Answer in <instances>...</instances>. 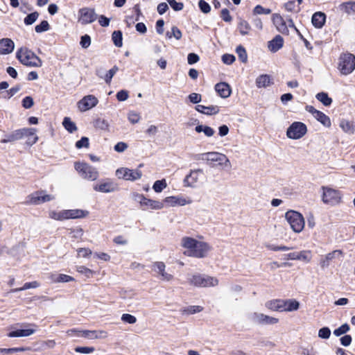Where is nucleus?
Segmentation results:
<instances>
[{"label": "nucleus", "mask_w": 355, "mask_h": 355, "mask_svg": "<svg viewBox=\"0 0 355 355\" xmlns=\"http://www.w3.org/2000/svg\"><path fill=\"white\" fill-rule=\"evenodd\" d=\"M180 245L185 250V255L200 259L207 257L211 249L208 243L190 236L182 237Z\"/></svg>", "instance_id": "1"}, {"label": "nucleus", "mask_w": 355, "mask_h": 355, "mask_svg": "<svg viewBox=\"0 0 355 355\" xmlns=\"http://www.w3.org/2000/svg\"><path fill=\"white\" fill-rule=\"evenodd\" d=\"M200 159L208 165L226 168L231 167V162L226 155L217 151L203 153L200 155Z\"/></svg>", "instance_id": "2"}, {"label": "nucleus", "mask_w": 355, "mask_h": 355, "mask_svg": "<svg viewBox=\"0 0 355 355\" xmlns=\"http://www.w3.org/2000/svg\"><path fill=\"white\" fill-rule=\"evenodd\" d=\"M89 214V212L87 210L80 209L51 210L49 212V218L56 220L84 218L87 217Z\"/></svg>", "instance_id": "3"}, {"label": "nucleus", "mask_w": 355, "mask_h": 355, "mask_svg": "<svg viewBox=\"0 0 355 355\" xmlns=\"http://www.w3.org/2000/svg\"><path fill=\"white\" fill-rule=\"evenodd\" d=\"M187 282L190 285L198 288L216 287L219 284L217 277L198 273L189 275Z\"/></svg>", "instance_id": "4"}, {"label": "nucleus", "mask_w": 355, "mask_h": 355, "mask_svg": "<svg viewBox=\"0 0 355 355\" xmlns=\"http://www.w3.org/2000/svg\"><path fill=\"white\" fill-rule=\"evenodd\" d=\"M207 182V175L202 168L191 170L183 180L184 186L193 189L203 186Z\"/></svg>", "instance_id": "5"}, {"label": "nucleus", "mask_w": 355, "mask_h": 355, "mask_svg": "<svg viewBox=\"0 0 355 355\" xmlns=\"http://www.w3.org/2000/svg\"><path fill=\"white\" fill-rule=\"evenodd\" d=\"M16 56L24 65L31 67H40L42 65L41 59L33 51L26 47L20 48Z\"/></svg>", "instance_id": "6"}, {"label": "nucleus", "mask_w": 355, "mask_h": 355, "mask_svg": "<svg viewBox=\"0 0 355 355\" xmlns=\"http://www.w3.org/2000/svg\"><path fill=\"white\" fill-rule=\"evenodd\" d=\"M337 69L343 76L351 74L355 69V55L346 53L340 55Z\"/></svg>", "instance_id": "7"}, {"label": "nucleus", "mask_w": 355, "mask_h": 355, "mask_svg": "<svg viewBox=\"0 0 355 355\" xmlns=\"http://www.w3.org/2000/svg\"><path fill=\"white\" fill-rule=\"evenodd\" d=\"M74 168L78 175L84 180L94 181L99 177L98 170L85 162H75Z\"/></svg>", "instance_id": "8"}, {"label": "nucleus", "mask_w": 355, "mask_h": 355, "mask_svg": "<svg viewBox=\"0 0 355 355\" xmlns=\"http://www.w3.org/2000/svg\"><path fill=\"white\" fill-rule=\"evenodd\" d=\"M285 218L288 223L290 225L291 228L295 233H300L305 225V221L303 216L293 210H289L285 214Z\"/></svg>", "instance_id": "9"}, {"label": "nucleus", "mask_w": 355, "mask_h": 355, "mask_svg": "<svg viewBox=\"0 0 355 355\" xmlns=\"http://www.w3.org/2000/svg\"><path fill=\"white\" fill-rule=\"evenodd\" d=\"M163 209H168L176 207H183L192 203L190 197L180 194L165 197L162 200Z\"/></svg>", "instance_id": "10"}, {"label": "nucleus", "mask_w": 355, "mask_h": 355, "mask_svg": "<svg viewBox=\"0 0 355 355\" xmlns=\"http://www.w3.org/2000/svg\"><path fill=\"white\" fill-rule=\"evenodd\" d=\"M322 190V200L324 204L334 206L341 202L342 193L340 191L325 187H323Z\"/></svg>", "instance_id": "11"}, {"label": "nucleus", "mask_w": 355, "mask_h": 355, "mask_svg": "<svg viewBox=\"0 0 355 355\" xmlns=\"http://www.w3.org/2000/svg\"><path fill=\"white\" fill-rule=\"evenodd\" d=\"M115 175L119 179L127 181H135L141 178L142 172L139 168L130 169L126 167H121L116 169Z\"/></svg>", "instance_id": "12"}, {"label": "nucleus", "mask_w": 355, "mask_h": 355, "mask_svg": "<svg viewBox=\"0 0 355 355\" xmlns=\"http://www.w3.org/2000/svg\"><path fill=\"white\" fill-rule=\"evenodd\" d=\"M307 132L306 125L299 121L293 122L287 129L286 136L291 139H299Z\"/></svg>", "instance_id": "13"}, {"label": "nucleus", "mask_w": 355, "mask_h": 355, "mask_svg": "<svg viewBox=\"0 0 355 355\" xmlns=\"http://www.w3.org/2000/svg\"><path fill=\"white\" fill-rule=\"evenodd\" d=\"M305 110L310 113L313 117L324 127L329 128L331 126L330 117L324 112L315 109L313 106L310 105L305 106Z\"/></svg>", "instance_id": "14"}, {"label": "nucleus", "mask_w": 355, "mask_h": 355, "mask_svg": "<svg viewBox=\"0 0 355 355\" xmlns=\"http://www.w3.org/2000/svg\"><path fill=\"white\" fill-rule=\"evenodd\" d=\"M272 20L277 31L283 34L288 33V28H293L297 31L292 19L285 21L279 14H274L272 17Z\"/></svg>", "instance_id": "15"}, {"label": "nucleus", "mask_w": 355, "mask_h": 355, "mask_svg": "<svg viewBox=\"0 0 355 355\" xmlns=\"http://www.w3.org/2000/svg\"><path fill=\"white\" fill-rule=\"evenodd\" d=\"M54 198L53 195L48 194L45 191H39L27 197V203L37 205L51 201Z\"/></svg>", "instance_id": "16"}, {"label": "nucleus", "mask_w": 355, "mask_h": 355, "mask_svg": "<svg viewBox=\"0 0 355 355\" xmlns=\"http://www.w3.org/2000/svg\"><path fill=\"white\" fill-rule=\"evenodd\" d=\"M97 18V15L94 8L85 7L78 10V21L83 25L94 22Z\"/></svg>", "instance_id": "17"}, {"label": "nucleus", "mask_w": 355, "mask_h": 355, "mask_svg": "<svg viewBox=\"0 0 355 355\" xmlns=\"http://www.w3.org/2000/svg\"><path fill=\"white\" fill-rule=\"evenodd\" d=\"M21 329H13L10 331L8 336L15 337H28L34 334L37 331V326L34 324H24Z\"/></svg>", "instance_id": "18"}, {"label": "nucleus", "mask_w": 355, "mask_h": 355, "mask_svg": "<svg viewBox=\"0 0 355 355\" xmlns=\"http://www.w3.org/2000/svg\"><path fill=\"white\" fill-rule=\"evenodd\" d=\"M249 317L252 322L258 324H275L279 322L278 318L259 312H253Z\"/></svg>", "instance_id": "19"}, {"label": "nucleus", "mask_w": 355, "mask_h": 355, "mask_svg": "<svg viewBox=\"0 0 355 355\" xmlns=\"http://www.w3.org/2000/svg\"><path fill=\"white\" fill-rule=\"evenodd\" d=\"M98 103V98L92 94L85 96L77 103L79 111L84 112L96 107Z\"/></svg>", "instance_id": "20"}, {"label": "nucleus", "mask_w": 355, "mask_h": 355, "mask_svg": "<svg viewBox=\"0 0 355 355\" xmlns=\"http://www.w3.org/2000/svg\"><path fill=\"white\" fill-rule=\"evenodd\" d=\"M93 189L100 193H112L117 190V184L111 180H102L93 185Z\"/></svg>", "instance_id": "21"}, {"label": "nucleus", "mask_w": 355, "mask_h": 355, "mask_svg": "<svg viewBox=\"0 0 355 355\" xmlns=\"http://www.w3.org/2000/svg\"><path fill=\"white\" fill-rule=\"evenodd\" d=\"M152 270L162 281L170 282L173 279V275L166 272V265L162 261H156L153 263Z\"/></svg>", "instance_id": "22"}, {"label": "nucleus", "mask_w": 355, "mask_h": 355, "mask_svg": "<svg viewBox=\"0 0 355 355\" xmlns=\"http://www.w3.org/2000/svg\"><path fill=\"white\" fill-rule=\"evenodd\" d=\"M80 337H84L87 339H105L108 336L107 331L104 330H83L80 331Z\"/></svg>", "instance_id": "23"}, {"label": "nucleus", "mask_w": 355, "mask_h": 355, "mask_svg": "<svg viewBox=\"0 0 355 355\" xmlns=\"http://www.w3.org/2000/svg\"><path fill=\"white\" fill-rule=\"evenodd\" d=\"M26 134L33 136L34 131L32 130H24V128L17 130L9 135L7 139H3L2 142L6 143L21 139L25 137Z\"/></svg>", "instance_id": "24"}, {"label": "nucleus", "mask_w": 355, "mask_h": 355, "mask_svg": "<svg viewBox=\"0 0 355 355\" xmlns=\"http://www.w3.org/2000/svg\"><path fill=\"white\" fill-rule=\"evenodd\" d=\"M339 127L342 131L347 135L355 133V122L353 119L342 118L339 121Z\"/></svg>", "instance_id": "25"}, {"label": "nucleus", "mask_w": 355, "mask_h": 355, "mask_svg": "<svg viewBox=\"0 0 355 355\" xmlns=\"http://www.w3.org/2000/svg\"><path fill=\"white\" fill-rule=\"evenodd\" d=\"M217 94L222 98H228L232 94V88L230 85L225 82L217 83L214 87Z\"/></svg>", "instance_id": "26"}, {"label": "nucleus", "mask_w": 355, "mask_h": 355, "mask_svg": "<svg viewBox=\"0 0 355 355\" xmlns=\"http://www.w3.org/2000/svg\"><path fill=\"white\" fill-rule=\"evenodd\" d=\"M342 252L340 250H334L329 252L322 257L320 261L321 268H325L329 266L331 262L335 259H338L341 257Z\"/></svg>", "instance_id": "27"}, {"label": "nucleus", "mask_w": 355, "mask_h": 355, "mask_svg": "<svg viewBox=\"0 0 355 355\" xmlns=\"http://www.w3.org/2000/svg\"><path fill=\"white\" fill-rule=\"evenodd\" d=\"M15 49V43L10 38L0 39V55L11 53Z\"/></svg>", "instance_id": "28"}, {"label": "nucleus", "mask_w": 355, "mask_h": 355, "mask_svg": "<svg viewBox=\"0 0 355 355\" xmlns=\"http://www.w3.org/2000/svg\"><path fill=\"white\" fill-rule=\"evenodd\" d=\"M284 39L280 35H276L272 40L268 42V49L272 53H276L284 46Z\"/></svg>", "instance_id": "29"}, {"label": "nucleus", "mask_w": 355, "mask_h": 355, "mask_svg": "<svg viewBox=\"0 0 355 355\" xmlns=\"http://www.w3.org/2000/svg\"><path fill=\"white\" fill-rule=\"evenodd\" d=\"M272 84L271 76L268 74H261L255 80V85L257 88H266Z\"/></svg>", "instance_id": "30"}, {"label": "nucleus", "mask_w": 355, "mask_h": 355, "mask_svg": "<svg viewBox=\"0 0 355 355\" xmlns=\"http://www.w3.org/2000/svg\"><path fill=\"white\" fill-rule=\"evenodd\" d=\"M282 312L296 311L300 308V302L295 299L283 300Z\"/></svg>", "instance_id": "31"}, {"label": "nucleus", "mask_w": 355, "mask_h": 355, "mask_svg": "<svg viewBox=\"0 0 355 355\" xmlns=\"http://www.w3.org/2000/svg\"><path fill=\"white\" fill-rule=\"evenodd\" d=\"M143 209L161 210L163 209L162 200L147 198L144 203Z\"/></svg>", "instance_id": "32"}, {"label": "nucleus", "mask_w": 355, "mask_h": 355, "mask_svg": "<svg viewBox=\"0 0 355 355\" xmlns=\"http://www.w3.org/2000/svg\"><path fill=\"white\" fill-rule=\"evenodd\" d=\"M297 261L304 263H309L313 259V253L309 250L297 251Z\"/></svg>", "instance_id": "33"}, {"label": "nucleus", "mask_w": 355, "mask_h": 355, "mask_svg": "<svg viewBox=\"0 0 355 355\" xmlns=\"http://www.w3.org/2000/svg\"><path fill=\"white\" fill-rule=\"evenodd\" d=\"M196 110L202 114L207 115L216 114L219 112V107L217 105L205 106L202 105H198Z\"/></svg>", "instance_id": "34"}, {"label": "nucleus", "mask_w": 355, "mask_h": 355, "mask_svg": "<svg viewBox=\"0 0 355 355\" xmlns=\"http://www.w3.org/2000/svg\"><path fill=\"white\" fill-rule=\"evenodd\" d=\"M326 16L323 12H318L313 15L311 21L316 28H321L325 22Z\"/></svg>", "instance_id": "35"}, {"label": "nucleus", "mask_w": 355, "mask_h": 355, "mask_svg": "<svg viewBox=\"0 0 355 355\" xmlns=\"http://www.w3.org/2000/svg\"><path fill=\"white\" fill-rule=\"evenodd\" d=\"M195 131L197 133H201V132L203 133L205 135V136L207 137H211L215 134V130L214 128H212L211 127L208 126L207 125L200 124V123H198L195 127Z\"/></svg>", "instance_id": "36"}, {"label": "nucleus", "mask_w": 355, "mask_h": 355, "mask_svg": "<svg viewBox=\"0 0 355 355\" xmlns=\"http://www.w3.org/2000/svg\"><path fill=\"white\" fill-rule=\"evenodd\" d=\"M51 282L53 283H65L74 281V278L65 274H52L51 275Z\"/></svg>", "instance_id": "37"}, {"label": "nucleus", "mask_w": 355, "mask_h": 355, "mask_svg": "<svg viewBox=\"0 0 355 355\" xmlns=\"http://www.w3.org/2000/svg\"><path fill=\"white\" fill-rule=\"evenodd\" d=\"M282 300H272L267 302L265 304L266 307L273 311H281L282 312Z\"/></svg>", "instance_id": "38"}, {"label": "nucleus", "mask_w": 355, "mask_h": 355, "mask_svg": "<svg viewBox=\"0 0 355 355\" xmlns=\"http://www.w3.org/2000/svg\"><path fill=\"white\" fill-rule=\"evenodd\" d=\"M315 98L326 107L330 106L333 102L332 98L329 96L328 94L324 92L318 93L315 95Z\"/></svg>", "instance_id": "39"}, {"label": "nucleus", "mask_w": 355, "mask_h": 355, "mask_svg": "<svg viewBox=\"0 0 355 355\" xmlns=\"http://www.w3.org/2000/svg\"><path fill=\"white\" fill-rule=\"evenodd\" d=\"M238 29L241 35H247L251 30V26L247 21L240 19L238 23Z\"/></svg>", "instance_id": "40"}, {"label": "nucleus", "mask_w": 355, "mask_h": 355, "mask_svg": "<svg viewBox=\"0 0 355 355\" xmlns=\"http://www.w3.org/2000/svg\"><path fill=\"white\" fill-rule=\"evenodd\" d=\"M119 71V68L116 66H114L112 69H110L109 71H107V73L102 76L99 73V72H97V75L103 79L105 82L107 84H110L111 83V80L113 78V76L116 74V73Z\"/></svg>", "instance_id": "41"}, {"label": "nucleus", "mask_w": 355, "mask_h": 355, "mask_svg": "<svg viewBox=\"0 0 355 355\" xmlns=\"http://www.w3.org/2000/svg\"><path fill=\"white\" fill-rule=\"evenodd\" d=\"M76 271L83 275L85 277L89 279L94 276L96 272L85 266H77L76 267Z\"/></svg>", "instance_id": "42"}, {"label": "nucleus", "mask_w": 355, "mask_h": 355, "mask_svg": "<svg viewBox=\"0 0 355 355\" xmlns=\"http://www.w3.org/2000/svg\"><path fill=\"white\" fill-rule=\"evenodd\" d=\"M341 9L349 15H355V2L348 1L343 3Z\"/></svg>", "instance_id": "43"}, {"label": "nucleus", "mask_w": 355, "mask_h": 355, "mask_svg": "<svg viewBox=\"0 0 355 355\" xmlns=\"http://www.w3.org/2000/svg\"><path fill=\"white\" fill-rule=\"evenodd\" d=\"M168 184L165 179L156 180L153 185V189L155 193H159L167 187Z\"/></svg>", "instance_id": "44"}, {"label": "nucleus", "mask_w": 355, "mask_h": 355, "mask_svg": "<svg viewBox=\"0 0 355 355\" xmlns=\"http://www.w3.org/2000/svg\"><path fill=\"white\" fill-rule=\"evenodd\" d=\"M182 33L177 26H173L171 30L166 33V37L169 40L175 37L177 40H179L182 38Z\"/></svg>", "instance_id": "45"}, {"label": "nucleus", "mask_w": 355, "mask_h": 355, "mask_svg": "<svg viewBox=\"0 0 355 355\" xmlns=\"http://www.w3.org/2000/svg\"><path fill=\"white\" fill-rule=\"evenodd\" d=\"M64 128L70 133L75 132L77 127L74 122H73L69 117H64L62 121Z\"/></svg>", "instance_id": "46"}, {"label": "nucleus", "mask_w": 355, "mask_h": 355, "mask_svg": "<svg viewBox=\"0 0 355 355\" xmlns=\"http://www.w3.org/2000/svg\"><path fill=\"white\" fill-rule=\"evenodd\" d=\"M203 308L198 305L189 306L182 310V313L187 315H192L201 312Z\"/></svg>", "instance_id": "47"}, {"label": "nucleus", "mask_w": 355, "mask_h": 355, "mask_svg": "<svg viewBox=\"0 0 355 355\" xmlns=\"http://www.w3.org/2000/svg\"><path fill=\"white\" fill-rule=\"evenodd\" d=\"M24 130H32L34 131V135L33 136L26 134L24 138H26V144L28 145L32 146L35 144L38 141V137L36 134L37 130L35 128H24Z\"/></svg>", "instance_id": "48"}, {"label": "nucleus", "mask_w": 355, "mask_h": 355, "mask_svg": "<svg viewBox=\"0 0 355 355\" xmlns=\"http://www.w3.org/2000/svg\"><path fill=\"white\" fill-rule=\"evenodd\" d=\"M128 120L132 124H136L141 120V115L135 111H130L128 113Z\"/></svg>", "instance_id": "49"}, {"label": "nucleus", "mask_w": 355, "mask_h": 355, "mask_svg": "<svg viewBox=\"0 0 355 355\" xmlns=\"http://www.w3.org/2000/svg\"><path fill=\"white\" fill-rule=\"evenodd\" d=\"M236 52L239 56V60L243 63H245L248 61V55L243 46L241 45L237 46L236 49Z\"/></svg>", "instance_id": "50"}, {"label": "nucleus", "mask_w": 355, "mask_h": 355, "mask_svg": "<svg viewBox=\"0 0 355 355\" xmlns=\"http://www.w3.org/2000/svg\"><path fill=\"white\" fill-rule=\"evenodd\" d=\"M77 257L88 259L92 254V251L89 248H80L76 250Z\"/></svg>", "instance_id": "51"}, {"label": "nucleus", "mask_w": 355, "mask_h": 355, "mask_svg": "<svg viewBox=\"0 0 355 355\" xmlns=\"http://www.w3.org/2000/svg\"><path fill=\"white\" fill-rule=\"evenodd\" d=\"M112 39L116 46H122V34L121 31H114L112 35Z\"/></svg>", "instance_id": "52"}, {"label": "nucleus", "mask_w": 355, "mask_h": 355, "mask_svg": "<svg viewBox=\"0 0 355 355\" xmlns=\"http://www.w3.org/2000/svg\"><path fill=\"white\" fill-rule=\"evenodd\" d=\"M40 286V284L37 281H34L32 282H27V283H25L21 288H16L15 290H14V291L16 292V291H21L30 289V288H38Z\"/></svg>", "instance_id": "53"}, {"label": "nucleus", "mask_w": 355, "mask_h": 355, "mask_svg": "<svg viewBox=\"0 0 355 355\" xmlns=\"http://www.w3.org/2000/svg\"><path fill=\"white\" fill-rule=\"evenodd\" d=\"M96 126L103 130H108L110 123L107 120L104 119H98L96 121Z\"/></svg>", "instance_id": "54"}, {"label": "nucleus", "mask_w": 355, "mask_h": 355, "mask_svg": "<svg viewBox=\"0 0 355 355\" xmlns=\"http://www.w3.org/2000/svg\"><path fill=\"white\" fill-rule=\"evenodd\" d=\"M39 13L37 12H32L28 15L24 19V23L26 25L33 24L38 18Z\"/></svg>", "instance_id": "55"}, {"label": "nucleus", "mask_w": 355, "mask_h": 355, "mask_svg": "<svg viewBox=\"0 0 355 355\" xmlns=\"http://www.w3.org/2000/svg\"><path fill=\"white\" fill-rule=\"evenodd\" d=\"M121 319L123 322L127 323V324H132L136 323V322H137L136 317L131 314H128V313H123L121 315Z\"/></svg>", "instance_id": "56"}, {"label": "nucleus", "mask_w": 355, "mask_h": 355, "mask_svg": "<svg viewBox=\"0 0 355 355\" xmlns=\"http://www.w3.org/2000/svg\"><path fill=\"white\" fill-rule=\"evenodd\" d=\"M349 330V326L347 324H344L341 325L340 327L336 329L334 331V334L336 336H340L345 333H347Z\"/></svg>", "instance_id": "57"}, {"label": "nucleus", "mask_w": 355, "mask_h": 355, "mask_svg": "<svg viewBox=\"0 0 355 355\" xmlns=\"http://www.w3.org/2000/svg\"><path fill=\"white\" fill-rule=\"evenodd\" d=\"M37 33H42L49 29V24L47 21H42L40 24L37 25L35 28Z\"/></svg>", "instance_id": "58"}, {"label": "nucleus", "mask_w": 355, "mask_h": 355, "mask_svg": "<svg viewBox=\"0 0 355 355\" xmlns=\"http://www.w3.org/2000/svg\"><path fill=\"white\" fill-rule=\"evenodd\" d=\"M331 330L329 327H322L318 331V337L322 339H327L330 337Z\"/></svg>", "instance_id": "59"}, {"label": "nucleus", "mask_w": 355, "mask_h": 355, "mask_svg": "<svg viewBox=\"0 0 355 355\" xmlns=\"http://www.w3.org/2000/svg\"><path fill=\"white\" fill-rule=\"evenodd\" d=\"M253 12L254 15H268L271 12V10L258 5L254 8Z\"/></svg>", "instance_id": "60"}, {"label": "nucleus", "mask_w": 355, "mask_h": 355, "mask_svg": "<svg viewBox=\"0 0 355 355\" xmlns=\"http://www.w3.org/2000/svg\"><path fill=\"white\" fill-rule=\"evenodd\" d=\"M171 7L175 11H180L183 9V3L177 2L175 0H166Z\"/></svg>", "instance_id": "61"}, {"label": "nucleus", "mask_w": 355, "mask_h": 355, "mask_svg": "<svg viewBox=\"0 0 355 355\" xmlns=\"http://www.w3.org/2000/svg\"><path fill=\"white\" fill-rule=\"evenodd\" d=\"M198 6L200 10L204 13H209L211 10V7L208 3L204 0H200Z\"/></svg>", "instance_id": "62"}, {"label": "nucleus", "mask_w": 355, "mask_h": 355, "mask_svg": "<svg viewBox=\"0 0 355 355\" xmlns=\"http://www.w3.org/2000/svg\"><path fill=\"white\" fill-rule=\"evenodd\" d=\"M80 44L84 49L88 48L91 44V38L88 35L81 37Z\"/></svg>", "instance_id": "63"}, {"label": "nucleus", "mask_w": 355, "mask_h": 355, "mask_svg": "<svg viewBox=\"0 0 355 355\" xmlns=\"http://www.w3.org/2000/svg\"><path fill=\"white\" fill-rule=\"evenodd\" d=\"M89 145V139L86 137H83L80 139V140L78 141L76 143V147L77 148H81L83 147L88 148Z\"/></svg>", "instance_id": "64"}]
</instances>
